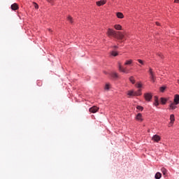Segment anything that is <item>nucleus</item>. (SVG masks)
<instances>
[{"label":"nucleus","mask_w":179,"mask_h":179,"mask_svg":"<svg viewBox=\"0 0 179 179\" xmlns=\"http://www.w3.org/2000/svg\"><path fill=\"white\" fill-rule=\"evenodd\" d=\"M108 36H112L115 38H118V40H124L125 36L121 31H115L114 29H108Z\"/></svg>","instance_id":"nucleus-1"},{"label":"nucleus","mask_w":179,"mask_h":179,"mask_svg":"<svg viewBox=\"0 0 179 179\" xmlns=\"http://www.w3.org/2000/svg\"><path fill=\"white\" fill-rule=\"evenodd\" d=\"M148 73L150 74V78L151 79L152 82H155L156 79V74H155V71H153V69L150 68Z\"/></svg>","instance_id":"nucleus-2"},{"label":"nucleus","mask_w":179,"mask_h":179,"mask_svg":"<svg viewBox=\"0 0 179 179\" xmlns=\"http://www.w3.org/2000/svg\"><path fill=\"white\" fill-rule=\"evenodd\" d=\"M118 69L120 71V72H122L123 73H129V70H127V69L122 67V66L121 65V63H118Z\"/></svg>","instance_id":"nucleus-3"},{"label":"nucleus","mask_w":179,"mask_h":179,"mask_svg":"<svg viewBox=\"0 0 179 179\" xmlns=\"http://www.w3.org/2000/svg\"><path fill=\"white\" fill-rule=\"evenodd\" d=\"M99 107L94 106L89 109V111H90V113H92V114H94V113H97V111H99Z\"/></svg>","instance_id":"nucleus-4"},{"label":"nucleus","mask_w":179,"mask_h":179,"mask_svg":"<svg viewBox=\"0 0 179 179\" xmlns=\"http://www.w3.org/2000/svg\"><path fill=\"white\" fill-rule=\"evenodd\" d=\"M152 95L151 93H145L144 94V98L146 101H150L152 100Z\"/></svg>","instance_id":"nucleus-5"},{"label":"nucleus","mask_w":179,"mask_h":179,"mask_svg":"<svg viewBox=\"0 0 179 179\" xmlns=\"http://www.w3.org/2000/svg\"><path fill=\"white\" fill-rule=\"evenodd\" d=\"M107 1L106 0H101L99 1H96L97 6H103V5H106V3Z\"/></svg>","instance_id":"nucleus-6"},{"label":"nucleus","mask_w":179,"mask_h":179,"mask_svg":"<svg viewBox=\"0 0 179 179\" xmlns=\"http://www.w3.org/2000/svg\"><path fill=\"white\" fill-rule=\"evenodd\" d=\"M152 141H154V142H159V141H160V136L155 134L152 136Z\"/></svg>","instance_id":"nucleus-7"},{"label":"nucleus","mask_w":179,"mask_h":179,"mask_svg":"<svg viewBox=\"0 0 179 179\" xmlns=\"http://www.w3.org/2000/svg\"><path fill=\"white\" fill-rule=\"evenodd\" d=\"M11 9L12 10H17L19 9V6L17 5V3H14L11 5Z\"/></svg>","instance_id":"nucleus-8"},{"label":"nucleus","mask_w":179,"mask_h":179,"mask_svg":"<svg viewBox=\"0 0 179 179\" xmlns=\"http://www.w3.org/2000/svg\"><path fill=\"white\" fill-rule=\"evenodd\" d=\"M177 104H178V103H176L175 102L171 103V105H170V109H171V110H176V108H177Z\"/></svg>","instance_id":"nucleus-9"},{"label":"nucleus","mask_w":179,"mask_h":179,"mask_svg":"<svg viewBox=\"0 0 179 179\" xmlns=\"http://www.w3.org/2000/svg\"><path fill=\"white\" fill-rule=\"evenodd\" d=\"M174 103H176V104H179V95L178 94L175 95Z\"/></svg>","instance_id":"nucleus-10"},{"label":"nucleus","mask_w":179,"mask_h":179,"mask_svg":"<svg viewBox=\"0 0 179 179\" xmlns=\"http://www.w3.org/2000/svg\"><path fill=\"white\" fill-rule=\"evenodd\" d=\"M170 120H171L170 124H174V121H176V117H174L173 114L170 115Z\"/></svg>","instance_id":"nucleus-11"},{"label":"nucleus","mask_w":179,"mask_h":179,"mask_svg":"<svg viewBox=\"0 0 179 179\" xmlns=\"http://www.w3.org/2000/svg\"><path fill=\"white\" fill-rule=\"evenodd\" d=\"M116 16L118 19H124V14L122 13H117Z\"/></svg>","instance_id":"nucleus-12"},{"label":"nucleus","mask_w":179,"mask_h":179,"mask_svg":"<svg viewBox=\"0 0 179 179\" xmlns=\"http://www.w3.org/2000/svg\"><path fill=\"white\" fill-rule=\"evenodd\" d=\"M136 120H137L138 121L142 122V121H143V119H142V114L138 113V115H136Z\"/></svg>","instance_id":"nucleus-13"},{"label":"nucleus","mask_w":179,"mask_h":179,"mask_svg":"<svg viewBox=\"0 0 179 179\" xmlns=\"http://www.w3.org/2000/svg\"><path fill=\"white\" fill-rule=\"evenodd\" d=\"M114 27L116 30H122V27L120 24H115L114 26Z\"/></svg>","instance_id":"nucleus-14"},{"label":"nucleus","mask_w":179,"mask_h":179,"mask_svg":"<svg viewBox=\"0 0 179 179\" xmlns=\"http://www.w3.org/2000/svg\"><path fill=\"white\" fill-rule=\"evenodd\" d=\"M134 62L132 59L126 60L124 65H131Z\"/></svg>","instance_id":"nucleus-15"},{"label":"nucleus","mask_w":179,"mask_h":179,"mask_svg":"<svg viewBox=\"0 0 179 179\" xmlns=\"http://www.w3.org/2000/svg\"><path fill=\"white\" fill-rule=\"evenodd\" d=\"M142 90H138L137 92H134V96H141Z\"/></svg>","instance_id":"nucleus-16"},{"label":"nucleus","mask_w":179,"mask_h":179,"mask_svg":"<svg viewBox=\"0 0 179 179\" xmlns=\"http://www.w3.org/2000/svg\"><path fill=\"white\" fill-rule=\"evenodd\" d=\"M110 76H112V78H115V79L118 78V73H117L116 72L111 73Z\"/></svg>","instance_id":"nucleus-17"},{"label":"nucleus","mask_w":179,"mask_h":179,"mask_svg":"<svg viewBox=\"0 0 179 179\" xmlns=\"http://www.w3.org/2000/svg\"><path fill=\"white\" fill-rule=\"evenodd\" d=\"M129 80L133 85H135V78H134V76L129 77Z\"/></svg>","instance_id":"nucleus-18"},{"label":"nucleus","mask_w":179,"mask_h":179,"mask_svg":"<svg viewBox=\"0 0 179 179\" xmlns=\"http://www.w3.org/2000/svg\"><path fill=\"white\" fill-rule=\"evenodd\" d=\"M155 178H156V179H160V178H162V173H160L159 172H157V173L155 174Z\"/></svg>","instance_id":"nucleus-19"},{"label":"nucleus","mask_w":179,"mask_h":179,"mask_svg":"<svg viewBox=\"0 0 179 179\" xmlns=\"http://www.w3.org/2000/svg\"><path fill=\"white\" fill-rule=\"evenodd\" d=\"M161 171H162L164 176H166L167 174V169H166V168H162Z\"/></svg>","instance_id":"nucleus-20"},{"label":"nucleus","mask_w":179,"mask_h":179,"mask_svg":"<svg viewBox=\"0 0 179 179\" xmlns=\"http://www.w3.org/2000/svg\"><path fill=\"white\" fill-rule=\"evenodd\" d=\"M161 103L162 104H166V103H167V99L165 98H161Z\"/></svg>","instance_id":"nucleus-21"},{"label":"nucleus","mask_w":179,"mask_h":179,"mask_svg":"<svg viewBox=\"0 0 179 179\" xmlns=\"http://www.w3.org/2000/svg\"><path fill=\"white\" fill-rule=\"evenodd\" d=\"M110 55H113V57H117V55H118V52L115 51H112L110 52Z\"/></svg>","instance_id":"nucleus-22"},{"label":"nucleus","mask_w":179,"mask_h":179,"mask_svg":"<svg viewBox=\"0 0 179 179\" xmlns=\"http://www.w3.org/2000/svg\"><path fill=\"white\" fill-rule=\"evenodd\" d=\"M105 90H110V83H106L104 87Z\"/></svg>","instance_id":"nucleus-23"},{"label":"nucleus","mask_w":179,"mask_h":179,"mask_svg":"<svg viewBox=\"0 0 179 179\" xmlns=\"http://www.w3.org/2000/svg\"><path fill=\"white\" fill-rule=\"evenodd\" d=\"M127 94H128V96H135V92H134V91H129Z\"/></svg>","instance_id":"nucleus-24"},{"label":"nucleus","mask_w":179,"mask_h":179,"mask_svg":"<svg viewBox=\"0 0 179 179\" xmlns=\"http://www.w3.org/2000/svg\"><path fill=\"white\" fill-rule=\"evenodd\" d=\"M166 86H163L159 88V90L162 92V93H163L166 90Z\"/></svg>","instance_id":"nucleus-25"},{"label":"nucleus","mask_w":179,"mask_h":179,"mask_svg":"<svg viewBox=\"0 0 179 179\" xmlns=\"http://www.w3.org/2000/svg\"><path fill=\"white\" fill-rule=\"evenodd\" d=\"M137 61L139 62V64H141V65H145V62H143L142 59H138Z\"/></svg>","instance_id":"nucleus-26"},{"label":"nucleus","mask_w":179,"mask_h":179,"mask_svg":"<svg viewBox=\"0 0 179 179\" xmlns=\"http://www.w3.org/2000/svg\"><path fill=\"white\" fill-rule=\"evenodd\" d=\"M136 86L138 89H141V87H142V84L141 83H138L136 84Z\"/></svg>","instance_id":"nucleus-27"},{"label":"nucleus","mask_w":179,"mask_h":179,"mask_svg":"<svg viewBox=\"0 0 179 179\" xmlns=\"http://www.w3.org/2000/svg\"><path fill=\"white\" fill-rule=\"evenodd\" d=\"M137 110H141V111H143V107L141 106H138L136 107Z\"/></svg>","instance_id":"nucleus-28"},{"label":"nucleus","mask_w":179,"mask_h":179,"mask_svg":"<svg viewBox=\"0 0 179 179\" xmlns=\"http://www.w3.org/2000/svg\"><path fill=\"white\" fill-rule=\"evenodd\" d=\"M67 19H68L69 22H70V23H73V22L72 21V17L69 16Z\"/></svg>","instance_id":"nucleus-29"},{"label":"nucleus","mask_w":179,"mask_h":179,"mask_svg":"<svg viewBox=\"0 0 179 179\" xmlns=\"http://www.w3.org/2000/svg\"><path fill=\"white\" fill-rule=\"evenodd\" d=\"M154 104H155V106H156V107H157V106H159V101L157 99H156Z\"/></svg>","instance_id":"nucleus-30"},{"label":"nucleus","mask_w":179,"mask_h":179,"mask_svg":"<svg viewBox=\"0 0 179 179\" xmlns=\"http://www.w3.org/2000/svg\"><path fill=\"white\" fill-rule=\"evenodd\" d=\"M34 7H35V9H38V4L37 3H34Z\"/></svg>","instance_id":"nucleus-31"},{"label":"nucleus","mask_w":179,"mask_h":179,"mask_svg":"<svg viewBox=\"0 0 179 179\" xmlns=\"http://www.w3.org/2000/svg\"><path fill=\"white\" fill-rule=\"evenodd\" d=\"M174 2L175 3H179V0H175Z\"/></svg>","instance_id":"nucleus-32"},{"label":"nucleus","mask_w":179,"mask_h":179,"mask_svg":"<svg viewBox=\"0 0 179 179\" xmlns=\"http://www.w3.org/2000/svg\"><path fill=\"white\" fill-rule=\"evenodd\" d=\"M47 1L48 2H50V3H52V0H47Z\"/></svg>","instance_id":"nucleus-33"},{"label":"nucleus","mask_w":179,"mask_h":179,"mask_svg":"<svg viewBox=\"0 0 179 179\" xmlns=\"http://www.w3.org/2000/svg\"><path fill=\"white\" fill-rule=\"evenodd\" d=\"M114 48H118V46L115 45V46H114Z\"/></svg>","instance_id":"nucleus-34"},{"label":"nucleus","mask_w":179,"mask_h":179,"mask_svg":"<svg viewBox=\"0 0 179 179\" xmlns=\"http://www.w3.org/2000/svg\"><path fill=\"white\" fill-rule=\"evenodd\" d=\"M157 26H159V22H156Z\"/></svg>","instance_id":"nucleus-35"},{"label":"nucleus","mask_w":179,"mask_h":179,"mask_svg":"<svg viewBox=\"0 0 179 179\" xmlns=\"http://www.w3.org/2000/svg\"><path fill=\"white\" fill-rule=\"evenodd\" d=\"M159 55L161 57V58L162 57V54H159Z\"/></svg>","instance_id":"nucleus-36"},{"label":"nucleus","mask_w":179,"mask_h":179,"mask_svg":"<svg viewBox=\"0 0 179 179\" xmlns=\"http://www.w3.org/2000/svg\"><path fill=\"white\" fill-rule=\"evenodd\" d=\"M178 83L179 84V79L178 80Z\"/></svg>","instance_id":"nucleus-37"}]
</instances>
